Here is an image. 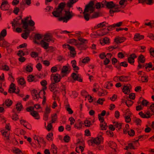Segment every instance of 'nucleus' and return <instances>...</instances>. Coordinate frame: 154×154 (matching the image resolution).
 Returning <instances> with one entry per match:
<instances>
[{
  "instance_id": "1",
  "label": "nucleus",
  "mask_w": 154,
  "mask_h": 154,
  "mask_svg": "<svg viewBox=\"0 0 154 154\" xmlns=\"http://www.w3.org/2000/svg\"><path fill=\"white\" fill-rule=\"evenodd\" d=\"M65 14L64 17H61L58 18V20L59 21H62L63 23H67L75 15V14L72 11H70L69 10L67 11H65Z\"/></svg>"
},
{
  "instance_id": "2",
  "label": "nucleus",
  "mask_w": 154,
  "mask_h": 154,
  "mask_svg": "<svg viewBox=\"0 0 154 154\" xmlns=\"http://www.w3.org/2000/svg\"><path fill=\"white\" fill-rule=\"evenodd\" d=\"M105 5L106 7L109 8H114L115 9H110L109 11L110 13L112 12L113 13L116 12H119L120 10L119 9L120 8L119 6L118 5H116L114 4L113 2H106L105 3Z\"/></svg>"
},
{
  "instance_id": "3",
  "label": "nucleus",
  "mask_w": 154,
  "mask_h": 154,
  "mask_svg": "<svg viewBox=\"0 0 154 154\" xmlns=\"http://www.w3.org/2000/svg\"><path fill=\"white\" fill-rule=\"evenodd\" d=\"M65 5V3L62 2L60 3L58 8L52 13L54 16L55 17H59L62 14V12L63 11Z\"/></svg>"
},
{
  "instance_id": "4",
  "label": "nucleus",
  "mask_w": 154,
  "mask_h": 154,
  "mask_svg": "<svg viewBox=\"0 0 154 154\" xmlns=\"http://www.w3.org/2000/svg\"><path fill=\"white\" fill-rule=\"evenodd\" d=\"M63 47L64 48H67L70 51V56L72 57H74L76 54V51L75 48L68 44H65L63 45Z\"/></svg>"
},
{
  "instance_id": "5",
  "label": "nucleus",
  "mask_w": 154,
  "mask_h": 154,
  "mask_svg": "<svg viewBox=\"0 0 154 154\" xmlns=\"http://www.w3.org/2000/svg\"><path fill=\"white\" fill-rule=\"evenodd\" d=\"M94 3L93 2H90L86 5L84 9V13L88 12L89 11L91 13L93 12L94 10Z\"/></svg>"
},
{
  "instance_id": "6",
  "label": "nucleus",
  "mask_w": 154,
  "mask_h": 154,
  "mask_svg": "<svg viewBox=\"0 0 154 154\" xmlns=\"http://www.w3.org/2000/svg\"><path fill=\"white\" fill-rule=\"evenodd\" d=\"M44 40L48 42H54V39L50 33H47L44 35Z\"/></svg>"
},
{
  "instance_id": "7",
  "label": "nucleus",
  "mask_w": 154,
  "mask_h": 154,
  "mask_svg": "<svg viewBox=\"0 0 154 154\" xmlns=\"http://www.w3.org/2000/svg\"><path fill=\"white\" fill-rule=\"evenodd\" d=\"M9 7V5L7 0H2L1 8L3 10H8Z\"/></svg>"
},
{
  "instance_id": "8",
  "label": "nucleus",
  "mask_w": 154,
  "mask_h": 154,
  "mask_svg": "<svg viewBox=\"0 0 154 154\" xmlns=\"http://www.w3.org/2000/svg\"><path fill=\"white\" fill-rule=\"evenodd\" d=\"M22 17L21 16H19L14 19V21L12 23V25L14 26H20L21 23Z\"/></svg>"
},
{
  "instance_id": "9",
  "label": "nucleus",
  "mask_w": 154,
  "mask_h": 154,
  "mask_svg": "<svg viewBox=\"0 0 154 154\" xmlns=\"http://www.w3.org/2000/svg\"><path fill=\"white\" fill-rule=\"evenodd\" d=\"M109 32L104 29H101L100 30H98L94 34V35H96L101 36L105 35L108 34Z\"/></svg>"
},
{
  "instance_id": "10",
  "label": "nucleus",
  "mask_w": 154,
  "mask_h": 154,
  "mask_svg": "<svg viewBox=\"0 0 154 154\" xmlns=\"http://www.w3.org/2000/svg\"><path fill=\"white\" fill-rule=\"evenodd\" d=\"M126 39L125 37L117 36L114 39V42L116 44H119L124 42Z\"/></svg>"
},
{
  "instance_id": "11",
  "label": "nucleus",
  "mask_w": 154,
  "mask_h": 154,
  "mask_svg": "<svg viewBox=\"0 0 154 154\" xmlns=\"http://www.w3.org/2000/svg\"><path fill=\"white\" fill-rule=\"evenodd\" d=\"M103 140V138H99L98 137H97L94 138L93 140L91 141V143L93 144V143H95L97 145L99 144Z\"/></svg>"
},
{
  "instance_id": "12",
  "label": "nucleus",
  "mask_w": 154,
  "mask_h": 154,
  "mask_svg": "<svg viewBox=\"0 0 154 154\" xmlns=\"http://www.w3.org/2000/svg\"><path fill=\"white\" fill-rule=\"evenodd\" d=\"M51 79L53 80L54 82L57 83L60 81V76L58 74H56L55 75L52 74L51 76Z\"/></svg>"
},
{
  "instance_id": "13",
  "label": "nucleus",
  "mask_w": 154,
  "mask_h": 154,
  "mask_svg": "<svg viewBox=\"0 0 154 154\" xmlns=\"http://www.w3.org/2000/svg\"><path fill=\"white\" fill-rule=\"evenodd\" d=\"M29 18V17H26L24 20L21 19V23L23 24V27L25 29H27L28 26V23L27 21Z\"/></svg>"
},
{
  "instance_id": "14",
  "label": "nucleus",
  "mask_w": 154,
  "mask_h": 154,
  "mask_svg": "<svg viewBox=\"0 0 154 154\" xmlns=\"http://www.w3.org/2000/svg\"><path fill=\"white\" fill-rule=\"evenodd\" d=\"M144 38V36L143 35H140L138 33H137L134 35V40L135 41H138L143 39Z\"/></svg>"
},
{
  "instance_id": "15",
  "label": "nucleus",
  "mask_w": 154,
  "mask_h": 154,
  "mask_svg": "<svg viewBox=\"0 0 154 154\" xmlns=\"http://www.w3.org/2000/svg\"><path fill=\"white\" fill-rule=\"evenodd\" d=\"M71 71L70 67L69 66H63L61 72L65 74H68Z\"/></svg>"
},
{
  "instance_id": "16",
  "label": "nucleus",
  "mask_w": 154,
  "mask_h": 154,
  "mask_svg": "<svg viewBox=\"0 0 154 154\" xmlns=\"http://www.w3.org/2000/svg\"><path fill=\"white\" fill-rule=\"evenodd\" d=\"M71 76L72 79L75 80H77L80 82L82 81V79L78 74L73 73L72 74Z\"/></svg>"
},
{
  "instance_id": "17",
  "label": "nucleus",
  "mask_w": 154,
  "mask_h": 154,
  "mask_svg": "<svg viewBox=\"0 0 154 154\" xmlns=\"http://www.w3.org/2000/svg\"><path fill=\"white\" fill-rule=\"evenodd\" d=\"M31 94L34 100H37L39 98V95L38 94V92L37 90H33L31 92Z\"/></svg>"
},
{
  "instance_id": "18",
  "label": "nucleus",
  "mask_w": 154,
  "mask_h": 154,
  "mask_svg": "<svg viewBox=\"0 0 154 154\" xmlns=\"http://www.w3.org/2000/svg\"><path fill=\"white\" fill-rule=\"evenodd\" d=\"M137 57V56L134 54H131L128 58V61L131 64H133L134 62V59Z\"/></svg>"
},
{
  "instance_id": "19",
  "label": "nucleus",
  "mask_w": 154,
  "mask_h": 154,
  "mask_svg": "<svg viewBox=\"0 0 154 154\" xmlns=\"http://www.w3.org/2000/svg\"><path fill=\"white\" fill-rule=\"evenodd\" d=\"M131 115V113L130 111H127L126 115L124 117L125 119V121L126 122L129 123L131 121L130 116Z\"/></svg>"
},
{
  "instance_id": "20",
  "label": "nucleus",
  "mask_w": 154,
  "mask_h": 154,
  "mask_svg": "<svg viewBox=\"0 0 154 154\" xmlns=\"http://www.w3.org/2000/svg\"><path fill=\"white\" fill-rule=\"evenodd\" d=\"M135 144H137V146H139V144L138 140L134 141L132 143H129L128 146L129 149H135Z\"/></svg>"
},
{
  "instance_id": "21",
  "label": "nucleus",
  "mask_w": 154,
  "mask_h": 154,
  "mask_svg": "<svg viewBox=\"0 0 154 154\" xmlns=\"http://www.w3.org/2000/svg\"><path fill=\"white\" fill-rule=\"evenodd\" d=\"M1 132L2 135L6 138V139H8L10 132L9 131H7L6 130H2Z\"/></svg>"
},
{
  "instance_id": "22",
  "label": "nucleus",
  "mask_w": 154,
  "mask_h": 154,
  "mask_svg": "<svg viewBox=\"0 0 154 154\" xmlns=\"http://www.w3.org/2000/svg\"><path fill=\"white\" fill-rule=\"evenodd\" d=\"M47 89V87L43 88L42 90H41L40 91L38 92V94L39 95V98H42V97H45V91Z\"/></svg>"
},
{
  "instance_id": "23",
  "label": "nucleus",
  "mask_w": 154,
  "mask_h": 154,
  "mask_svg": "<svg viewBox=\"0 0 154 154\" xmlns=\"http://www.w3.org/2000/svg\"><path fill=\"white\" fill-rule=\"evenodd\" d=\"M20 122L21 125H23L26 128L28 129H30V126L26 120L23 119H21L20 120Z\"/></svg>"
},
{
  "instance_id": "24",
  "label": "nucleus",
  "mask_w": 154,
  "mask_h": 154,
  "mask_svg": "<svg viewBox=\"0 0 154 154\" xmlns=\"http://www.w3.org/2000/svg\"><path fill=\"white\" fill-rule=\"evenodd\" d=\"M120 81L122 82H126L130 80L129 76L122 75L119 77Z\"/></svg>"
},
{
  "instance_id": "25",
  "label": "nucleus",
  "mask_w": 154,
  "mask_h": 154,
  "mask_svg": "<svg viewBox=\"0 0 154 154\" xmlns=\"http://www.w3.org/2000/svg\"><path fill=\"white\" fill-rule=\"evenodd\" d=\"M40 45L42 47L45 49H47L49 46V43L46 42L45 41L42 40L40 42Z\"/></svg>"
},
{
  "instance_id": "26",
  "label": "nucleus",
  "mask_w": 154,
  "mask_h": 154,
  "mask_svg": "<svg viewBox=\"0 0 154 154\" xmlns=\"http://www.w3.org/2000/svg\"><path fill=\"white\" fill-rule=\"evenodd\" d=\"M30 33L29 30L27 29L25 30V32L21 34L22 37L24 39H26L28 37Z\"/></svg>"
},
{
  "instance_id": "27",
  "label": "nucleus",
  "mask_w": 154,
  "mask_h": 154,
  "mask_svg": "<svg viewBox=\"0 0 154 154\" xmlns=\"http://www.w3.org/2000/svg\"><path fill=\"white\" fill-rule=\"evenodd\" d=\"M7 35V31L6 29L2 30L0 34V41L2 40L3 38Z\"/></svg>"
},
{
  "instance_id": "28",
  "label": "nucleus",
  "mask_w": 154,
  "mask_h": 154,
  "mask_svg": "<svg viewBox=\"0 0 154 154\" xmlns=\"http://www.w3.org/2000/svg\"><path fill=\"white\" fill-rule=\"evenodd\" d=\"M30 114L36 119H40V116L38 113L35 111H32L30 113Z\"/></svg>"
},
{
  "instance_id": "29",
  "label": "nucleus",
  "mask_w": 154,
  "mask_h": 154,
  "mask_svg": "<svg viewBox=\"0 0 154 154\" xmlns=\"http://www.w3.org/2000/svg\"><path fill=\"white\" fill-rule=\"evenodd\" d=\"M109 43V39L108 38L105 37L100 41V43L102 45H103L105 44H108Z\"/></svg>"
},
{
  "instance_id": "30",
  "label": "nucleus",
  "mask_w": 154,
  "mask_h": 154,
  "mask_svg": "<svg viewBox=\"0 0 154 154\" xmlns=\"http://www.w3.org/2000/svg\"><path fill=\"white\" fill-rule=\"evenodd\" d=\"M145 61V59L143 55H140L138 58V63H143Z\"/></svg>"
},
{
  "instance_id": "31",
  "label": "nucleus",
  "mask_w": 154,
  "mask_h": 154,
  "mask_svg": "<svg viewBox=\"0 0 154 154\" xmlns=\"http://www.w3.org/2000/svg\"><path fill=\"white\" fill-rule=\"evenodd\" d=\"M51 151L53 154H57V147L54 144H52L51 145Z\"/></svg>"
},
{
  "instance_id": "32",
  "label": "nucleus",
  "mask_w": 154,
  "mask_h": 154,
  "mask_svg": "<svg viewBox=\"0 0 154 154\" xmlns=\"http://www.w3.org/2000/svg\"><path fill=\"white\" fill-rule=\"evenodd\" d=\"M26 71L28 72H31L33 70V66L32 65L31 63H29V64L26 66Z\"/></svg>"
},
{
  "instance_id": "33",
  "label": "nucleus",
  "mask_w": 154,
  "mask_h": 154,
  "mask_svg": "<svg viewBox=\"0 0 154 154\" xmlns=\"http://www.w3.org/2000/svg\"><path fill=\"white\" fill-rule=\"evenodd\" d=\"M100 126L101 130H106L107 128L106 123L104 122L100 123Z\"/></svg>"
},
{
  "instance_id": "34",
  "label": "nucleus",
  "mask_w": 154,
  "mask_h": 154,
  "mask_svg": "<svg viewBox=\"0 0 154 154\" xmlns=\"http://www.w3.org/2000/svg\"><path fill=\"white\" fill-rule=\"evenodd\" d=\"M139 81H141L142 82H146L148 81V77L146 76H139L138 78Z\"/></svg>"
},
{
  "instance_id": "35",
  "label": "nucleus",
  "mask_w": 154,
  "mask_h": 154,
  "mask_svg": "<svg viewBox=\"0 0 154 154\" xmlns=\"http://www.w3.org/2000/svg\"><path fill=\"white\" fill-rule=\"evenodd\" d=\"M109 146L112 149H115V150H116V144L113 141H110L109 143Z\"/></svg>"
},
{
  "instance_id": "36",
  "label": "nucleus",
  "mask_w": 154,
  "mask_h": 154,
  "mask_svg": "<svg viewBox=\"0 0 154 154\" xmlns=\"http://www.w3.org/2000/svg\"><path fill=\"white\" fill-rule=\"evenodd\" d=\"M71 63L74 70H78L79 69V67L76 66V61L75 60H74L72 61Z\"/></svg>"
},
{
  "instance_id": "37",
  "label": "nucleus",
  "mask_w": 154,
  "mask_h": 154,
  "mask_svg": "<svg viewBox=\"0 0 154 154\" xmlns=\"http://www.w3.org/2000/svg\"><path fill=\"white\" fill-rule=\"evenodd\" d=\"M74 127L77 129L79 130L82 128V123L81 122H78L75 123L74 125Z\"/></svg>"
},
{
  "instance_id": "38",
  "label": "nucleus",
  "mask_w": 154,
  "mask_h": 154,
  "mask_svg": "<svg viewBox=\"0 0 154 154\" xmlns=\"http://www.w3.org/2000/svg\"><path fill=\"white\" fill-rule=\"evenodd\" d=\"M53 134L52 132L48 133L47 135L46 138L49 141H52L53 140Z\"/></svg>"
},
{
  "instance_id": "39",
  "label": "nucleus",
  "mask_w": 154,
  "mask_h": 154,
  "mask_svg": "<svg viewBox=\"0 0 154 154\" xmlns=\"http://www.w3.org/2000/svg\"><path fill=\"white\" fill-rule=\"evenodd\" d=\"M78 0H69L67 3V6L69 8L72 7L73 5L77 2Z\"/></svg>"
},
{
  "instance_id": "40",
  "label": "nucleus",
  "mask_w": 154,
  "mask_h": 154,
  "mask_svg": "<svg viewBox=\"0 0 154 154\" xmlns=\"http://www.w3.org/2000/svg\"><path fill=\"white\" fill-rule=\"evenodd\" d=\"M113 125L116 128H118L119 129H121L122 128V124L120 123H119L117 122H113Z\"/></svg>"
},
{
  "instance_id": "41",
  "label": "nucleus",
  "mask_w": 154,
  "mask_h": 154,
  "mask_svg": "<svg viewBox=\"0 0 154 154\" xmlns=\"http://www.w3.org/2000/svg\"><path fill=\"white\" fill-rule=\"evenodd\" d=\"M123 92L126 94H128L130 92L129 87L126 86H125L122 89Z\"/></svg>"
},
{
  "instance_id": "42",
  "label": "nucleus",
  "mask_w": 154,
  "mask_h": 154,
  "mask_svg": "<svg viewBox=\"0 0 154 154\" xmlns=\"http://www.w3.org/2000/svg\"><path fill=\"white\" fill-rule=\"evenodd\" d=\"M142 2H145L146 4L152 5L154 3V0H142Z\"/></svg>"
},
{
  "instance_id": "43",
  "label": "nucleus",
  "mask_w": 154,
  "mask_h": 154,
  "mask_svg": "<svg viewBox=\"0 0 154 154\" xmlns=\"http://www.w3.org/2000/svg\"><path fill=\"white\" fill-rule=\"evenodd\" d=\"M69 43L71 45H77L78 44V41L75 39H70L69 41Z\"/></svg>"
},
{
  "instance_id": "44",
  "label": "nucleus",
  "mask_w": 154,
  "mask_h": 154,
  "mask_svg": "<svg viewBox=\"0 0 154 154\" xmlns=\"http://www.w3.org/2000/svg\"><path fill=\"white\" fill-rule=\"evenodd\" d=\"M108 23H106L105 22H103L102 23H100L98 24L95 27L96 29L103 27L104 26H106Z\"/></svg>"
},
{
  "instance_id": "45",
  "label": "nucleus",
  "mask_w": 154,
  "mask_h": 154,
  "mask_svg": "<svg viewBox=\"0 0 154 154\" xmlns=\"http://www.w3.org/2000/svg\"><path fill=\"white\" fill-rule=\"evenodd\" d=\"M18 84L20 85H23L25 84V81L24 78H22L19 79L17 80Z\"/></svg>"
},
{
  "instance_id": "46",
  "label": "nucleus",
  "mask_w": 154,
  "mask_h": 154,
  "mask_svg": "<svg viewBox=\"0 0 154 154\" xmlns=\"http://www.w3.org/2000/svg\"><path fill=\"white\" fill-rule=\"evenodd\" d=\"M106 93L105 90L101 89V91H98V95L100 96H103L106 94Z\"/></svg>"
},
{
  "instance_id": "47",
  "label": "nucleus",
  "mask_w": 154,
  "mask_h": 154,
  "mask_svg": "<svg viewBox=\"0 0 154 154\" xmlns=\"http://www.w3.org/2000/svg\"><path fill=\"white\" fill-rule=\"evenodd\" d=\"M153 20L152 21L150 22L146 23H144V26H143V28H145L146 27L145 26H149L150 28H153Z\"/></svg>"
},
{
  "instance_id": "48",
  "label": "nucleus",
  "mask_w": 154,
  "mask_h": 154,
  "mask_svg": "<svg viewBox=\"0 0 154 154\" xmlns=\"http://www.w3.org/2000/svg\"><path fill=\"white\" fill-rule=\"evenodd\" d=\"M12 103V102L11 100L9 99H7L6 100L5 102V104L6 106H9L11 105Z\"/></svg>"
},
{
  "instance_id": "49",
  "label": "nucleus",
  "mask_w": 154,
  "mask_h": 154,
  "mask_svg": "<svg viewBox=\"0 0 154 154\" xmlns=\"http://www.w3.org/2000/svg\"><path fill=\"white\" fill-rule=\"evenodd\" d=\"M16 106L17 110L19 111H20L23 108L22 105L20 103L17 104Z\"/></svg>"
},
{
  "instance_id": "50",
  "label": "nucleus",
  "mask_w": 154,
  "mask_h": 154,
  "mask_svg": "<svg viewBox=\"0 0 154 154\" xmlns=\"http://www.w3.org/2000/svg\"><path fill=\"white\" fill-rule=\"evenodd\" d=\"M66 109L69 114H71L73 113V111L70 107L69 105H67L66 107Z\"/></svg>"
},
{
  "instance_id": "51",
  "label": "nucleus",
  "mask_w": 154,
  "mask_h": 154,
  "mask_svg": "<svg viewBox=\"0 0 154 154\" xmlns=\"http://www.w3.org/2000/svg\"><path fill=\"white\" fill-rule=\"evenodd\" d=\"M134 122L137 125H140L141 123V120L140 119L137 118H134Z\"/></svg>"
},
{
  "instance_id": "52",
  "label": "nucleus",
  "mask_w": 154,
  "mask_h": 154,
  "mask_svg": "<svg viewBox=\"0 0 154 154\" xmlns=\"http://www.w3.org/2000/svg\"><path fill=\"white\" fill-rule=\"evenodd\" d=\"M1 68L2 69L5 71H8L9 70V67L6 65L4 64L2 65Z\"/></svg>"
},
{
  "instance_id": "53",
  "label": "nucleus",
  "mask_w": 154,
  "mask_h": 154,
  "mask_svg": "<svg viewBox=\"0 0 154 154\" xmlns=\"http://www.w3.org/2000/svg\"><path fill=\"white\" fill-rule=\"evenodd\" d=\"M125 103L128 107H129L133 104V102L131 100H127L125 101Z\"/></svg>"
},
{
  "instance_id": "54",
  "label": "nucleus",
  "mask_w": 154,
  "mask_h": 154,
  "mask_svg": "<svg viewBox=\"0 0 154 154\" xmlns=\"http://www.w3.org/2000/svg\"><path fill=\"white\" fill-rule=\"evenodd\" d=\"M84 124L85 126L88 127L92 125L91 122L88 120H85L84 122Z\"/></svg>"
},
{
  "instance_id": "55",
  "label": "nucleus",
  "mask_w": 154,
  "mask_h": 154,
  "mask_svg": "<svg viewBox=\"0 0 154 154\" xmlns=\"http://www.w3.org/2000/svg\"><path fill=\"white\" fill-rule=\"evenodd\" d=\"M14 152L16 154H24L19 149L17 148L14 150Z\"/></svg>"
},
{
  "instance_id": "56",
  "label": "nucleus",
  "mask_w": 154,
  "mask_h": 154,
  "mask_svg": "<svg viewBox=\"0 0 154 154\" xmlns=\"http://www.w3.org/2000/svg\"><path fill=\"white\" fill-rule=\"evenodd\" d=\"M31 56L33 58H36L38 56V53L37 52L33 51L30 53Z\"/></svg>"
},
{
  "instance_id": "57",
  "label": "nucleus",
  "mask_w": 154,
  "mask_h": 154,
  "mask_svg": "<svg viewBox=\"0 0 154 154\" xmlns=\"http://www.w3.org/2000/svg\"><path fill=\"white\" fill-rule=\"evenodd\" d=\"M34 76L32 75H29L27 77V80L29 82H32L34 79Z\"/></svg>"
},
{
  "instance_id": "58",
  "label": "nucleus",
  "mask_w": 154,
  "mask_h": 154,
  "mask_svg": "<svg viewBox=\"0 0 154 154\" xmlns=\"http://www.w3.org/2000/svg\"><path fill=\"white\" fill-rule=\"evenodd\" d=\"M10 46V44L7 42L4 41L2 42V47L8 48Z\"/></svg>"
},
{
  "instance_id": "59",
  "label": "nucleus",
  "mask_w": 154,
  "mask_h": 154,
  "mask_svg": "<svg viewBox=\"0 0 154 154\" xmlns=\"http://www.w3.org/2000/svg\"><path fill=\"white\" fill-rule=\"evenodd\" d=\"M57 119V116L56 114H54L52 116V122L54 123Z\"/></svg>"
},
{
  "instance_id": "60",
  "label": "nucleus",
  "mask_w": 154,
  "mask_h": 154,
  "mask_svg": "<svg viewBox=\"0 0 154 154\" xmlns=\"http://www.w3.org/2000/svg\"><path fill=\"white\" fill-rule=\"evenodd\" d=\"M86 12L84 13V11L83 12L84 15V18L87 21L89 20V14H88L86 13Z\"/></svg>"
},
{
  "instance_id": "61",
  "label": "nucleus",
  "mask_w": 154,
  "mask_h": 154,
  "mask_svg": "<svg viewBox=\"0 0 154 154\" xmlns=\"http://www.w3.org/2000/svg\"><path fill=\"white\" fill-rule=\"evenodd\" d=\"M40 83L41 85L43 86V88L47 87L46 85H47V81L45 80H42L40 82Z\"/></svg>"
},
{
  "instance_id": "62",
  "label": "nucleus",
  "mask_w": 154,
  "mask_h": 154,
  "mask_svg": "<svg viewBox=\"0 0 154 154\" xmlns=\"http://www.w3.org/2000/svg\"><path fill=\"white\" fill-rule=\"evenodd\" d=\"M70 137L68 135L65 136L63 138V140L65 142L68 143L70 140Z\"/></svg>"
},
{
  "instance_id": "63",
  "label": "nucleus",
  "mask_w": 154,
  "mask_h": 154,
  "mask_svg": "<svg viewBox=\"0 0 154 154\" xmlns=\"http://www.w3.org/2000/svg\"><path fill=\"white\" fill-rule=\"evenodd\" d=\"M128 134L130 136H133L135 134V132L133 130L131 129L128 131Z\"/></svg>"
},
{
  "instance_id": "64",
  "label": "nucleus",
  "mask_w": 154,
  "mask_h": 154,
  "mask_svg": "<svg viewBox=\"0 0 154 154\" xmlns=\"http://www.w3.org/2000/svg\"><path fill=\"white\" fill-rule=\"evenodd\" d=\"M149 51L150 54L154 57V48H151L149 49Z\"/></svg>"
}]
</instances>
